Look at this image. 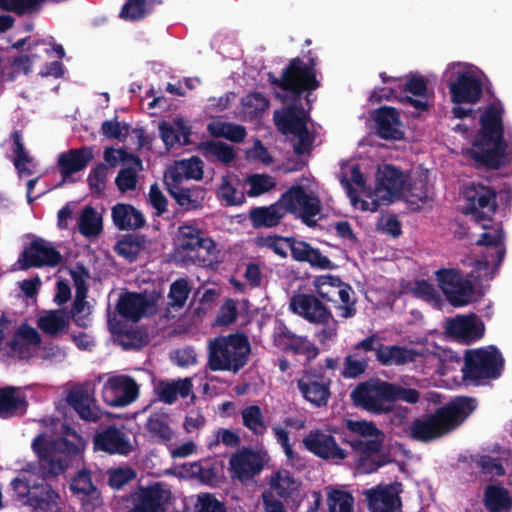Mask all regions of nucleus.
I'll return each instance as SVG.
<instances>
[{"label":"nucleus","mask_w":512,"mask_h":512,"mask_svg":"<svg viewBox=\"0 0 512 512\" xmlns=\"http://www.w3.org/2000/svg\"><path fill=\"white\" fill-rule=\"evenodd\" d=\"M203 168L202 160L197 157L177 161L167 169L165 183L167 186H170L171 184H177L188 179L199 181L203 178Z\"/></svg>","instance_id":"25"},{"label":"nucleus","mask_w":512,"mask_h":512,"mask_svg":"<svg viewBox=\"0 0 512 512\" xmlns=\"http://www.w3.org/2000/svg\"><path fill=\"white\" fill-rule=\"evenodd\" d=\"M94 445L97 450L109 453L127 454L131 450L124 434L115 428H109L95 436Z\"/></svg>","instance_id":"34"},{"label":"nucleus","mask_w":512,"mask_h":512,"mask_svg":"<svg viewBox=\"0 0 512 512\" xmlns=\"http://www.w3.org/2000/svg\"><path fill=\"white\" fill-rule=\"evenodd\" d=\"M61 255L51 244L43 240H37L27 247L19 259L21 268L49 265L55 266L61 262Z\"/></svg>","instance_id":"23"},{"label":"nucleus","mask_w":512,"mask_h":512,"mask_svg":"<svg viewBox=\"0 0 512 512\" xmlns=\"http://www.w3.org/2000/svg\"><path fill=\"white\" fill-rule=\"evenodd\" d=\"M104 159L111 167L128 163L137 168H141V161L137 157L127 154L122 149L107 148L104 151Z\"/></svg>","instance_id":"59"},{"label":"nucleus","mask_w":512,"mask_h":512,"mask_svg":"<svg viewBox=\"0 0 512 512\" xmlns=\"http://www.w3.org/2000/svg\"><path fill=\"white\" fill-rule=\"evenodd\" d=\"M285 195L277 203L268 207H257L249 212L253 227H274L288 213V203Z\"/></svg>","instance_id":"26"},{"label":"nucleus","mask_w":512,"mask_h":512,"mask_svg":"<svg viewBox=\"0 0 512 512\" xmlns=\"http://www.w3.org/2000/svg\"><path fill=\"white\" fill-rule=\"evenodd\" d=\"M368 360V357L361 356L360 353L357 352L348 354L344 359L342 376L344 378L353 379L364 374L368 368Z\"/></svg>","instance_id":"55"},{"label":"nucleus","mask_w":512,"mask_h":512,"mask_svg":"<svg viewBox=\"0 0 512 512\" xmlns=\"http://www.w3.org/2000/svg\"><path fill=\"white\" fill-rule=\"evenodd\" d=\"M86 446V441L75 431L68 429L63 439L52 442L45 435H39L32 443L34 451L40 458L42 476L36 469H24L12 481V486L19 497H27L28 504L36 512H59V495L44 484L43 476L59 475L66 468L62 453L79 454Z\"/></svg>","instance_id":"1"},{"label":"nucleus","mask_w":512,"mask_h":512,"mask_svg":"<svg viewBox=\"0 0 512 512\" xmlns=\"http://www.w3.org/2000/svg\"><path fill=\"white\" fill-rule=\"evenodd\" d=\"M351 294H353L352 287L341 280L337 289L336 298L338 297L342 302V305L338 308L343 318H350L356 314L355 300H351Z\"/></svg>","instance_id":"57"},{"label":"nucleus","mask_w":512,"mask_h":512,"mask_svg":"<svg viewBox=\"0 0 512 512\" xmlns=\"http://www.w3.org/2000/svg\"><path fill=\"white\" fill-rule=\"evenodd\" d=\"M403 491L401 482L377 485L363 492L370 512H401Z\"/></svg>","instance_id":"14"},{"label":"nucleus","mask_w":512,"mask_h":512,"mask_svg":"<svg viewBox=\"0 0 512 512\" xmlns=\"http://www.w3.org/2000/svg\"><path fill=\"white\" fill-rule=\"evenodd\" d=\"M249 186L247 191L251 197H257L271 191L276 186V180L268 174H252L246 178Z\"/></svg>","instance_id":"54"},{"label":"nucleus","mask_w":512,"mask_h":512,"mask_svg":"<svg viewBox=\"0 0 512 512\" xmlns=\"http://www.w3.org/2000/svg\"><path fill=\"white\" fill-rule=\"evenodd\" d=\"M321 202L311 190V178L305 175L293 179L290 185V214L306 225L315 224L313 218L320 212Z\"/></svg>","instance_id":"11"},{"label":"nucleus","mask_w":512,"mask_h":512,"mask_svg":"<svg viewBox=\"0 0 512 512\" xmlns=\"http://www.w3.org/2000/svg\"><path fill=\"white\" fill-rule=\"evenodd\" d=\"M172 501L173 495L167 485L155 483L140 487L134 492V508L130 512H164L165 506Z\"/></svg>","instance_id":"16"},{"label":"nucleus","mask_w":512,"mask_h":512,"mask_svg":"<svg viewBox=\"0 0 512 512\" xmlns=\"http://www.w3.org/2000/svg\"><path fill=\"white\" fill-rule=\"evenodd\" d=\"M406 176L393 165H385L377 172V191H385L390 196H397L405 191Z\"/></svg>","instance_id":"29"},{"label":"nucleus","mask_w":512,"mask_h":512,"mask_svg":"<svg viewBox=\"0 0 512 512\" xmlns=\"http://www.w3.org/2000/svg\"><path fill=\"white\" fill-rule=\"evenodd\" d=\"M413 294L428 303L438 304L441 301V296L434 285L424 279L416 281Z\"/></svg>","instance_id":"64"},{"label":"nucleus","mask_w":512,"mask_h":512,"mask_svg":"<svg viewBox=\"0 0 512 512\" xmlns=\"http://www.w3.org/2000/svg\"><path fill=\"white\" fill-rule=\"evenodd\" d=\"M219 254L220 250L215 241L205 236L188 261L203 267L213 266L219 262Z\"/></svg>","instance_id":"40"},{"label":"nucleus","mask_w":512,"mask_h":512,"mask_svg":"<svg viewBox=\"0 0 512 512\" xmlns=\"http://www.w3.org/2000/svg\"><path fill=\"white\" fill-rule=\"evenodd\" d=\"M130 132V126L125 122H120L117 119L107 120L102 123L101 133L112 139L124 140Z\"/></svg>","instance_id":"63"},{"label":"nucleus","mask_w":512,"mask_h":512,"mask_svg":"<svg viewBox=\"0 0 512 512\" xmlns=\"http://www.w3.org/2000/svg\"><path fill=\"white\" fill-rule=\"evenodd\" d=\"M290 351L301 354L307 360L314 359L318 355V349L305 337H298L290 333Z\"/></svg>","instance_id":"62"},{"label":"nucleus","mask_w":512,"mask_h":512,"mask_svg":"<svg viewBox=\"0 0 512 512\" xmlns=\"http://www.w3.org/2000/svg\"><path fill=\"white\" fill-rule=\"evenodd\" d=\"M167 187L176 202L187 210L197 209L204 202L205 191L201 187L178 188L176 184Z\"/></svg>","instance_id":"39"},{"label":"nucleus","mask_w":512,"mask_h":512,"mask_svg":"<svg viewBox=\"0 0 512 512\" xmlns=\"http://www.w3.org/2000/svg\"><path fill=\"white\" fill-rule=\"evenodd\" d=\"M475 408V399L457 397L434 412L415 418L408 426V435L421 443L435 441L458 428Z\"/></svg>","instance_id":"3"},{"label":"nucleus","mask_w":512,"mask_h":512,"mask_svg":"<svg viewBox=\"0 0 512 512\" xmlns=\"http://www.w3.org/2000/svg\"><path fill=\"white\" fill-rule=\"evenodd\" d=\"M139 386L127 375L109 377L103 385V400L113 407H125L136 401Z\"/></svg>","instance_id":"15"},{"label":"nucleus","mask_w":512,"mask_h":512,"mask_svg":"<svg viewBox=\"0 0 512 512\" xmlns=\"http://www.w3.org/2000/svg\"><path fill=\"white\" fill-rule=\"evenodd\" d=\"M159 131L164 144L168 148L176 144L186 145L189 143L191 129L183 117L177 116L171 122H161Z\"/></svg>","instance_id":"27"},{"label":"nucleus","mask_w":512,"mask_h":512,"mask_svg":"<svg viewBox=\"0 0 512 512\" xmlns=\"http://www.w3.org/2000/svg\"><path fill=\"white\" fill-rule=\"evenodd\" d=\"M288 479L285 475L276 473L271 480V492L264 493L263 499L267 512H285L284 506L277 500L273 499L272 493H276L280 497H286V486Z\"/></svg>","instance_id":"45"},{"label":"nucleus","mask_w":512,"mask_h":512,"mask_svg":"<svg viewBox=\"0 0 512 512\" xmlns=\"http://www.w3.org/2000/svg\"><path fill=\"white\" fill-rule=\"evenodd\" d=\"M303 58L295 57L290 60V106L313 107L312 94L320 87L317 79V59L308 50Z\"/></svg>","instance_id":"5"},{"label":"nucleus","mask_w":512,"mask_h":512,"mask_svg":"<svg viewBox=\"0 0 512 512\" xmlns=\"http://www.w3.org/2000/svg\"><path fill=\"white\" fill-rule=\"evenodd\" d=\"M435 278L446 300L452 306L463 307L472 301L475 287L459 270L442 268L435 272Z\"/></svg>","instance_id":"13"},{"label":"nucleus","mask_w":512,"mask_h":512,"mask_svg":"<svg viewBox=\"0 0 512 512\" xmlns=\"http://www.w3.org/2000/svg\"><path fill=\"white\" fill-rule=\"evenodd\" d=\"M374 122L375 134L387 141H402L405 138L404 125L398 109L381 106L370 115Z\"/></svg>","instance_id":"17"},{"label":"nucleus","mask_w":512,"mask_h":512,"mask_svg":"<svg viewBox=\"0 0 512 512\" xmlns=\"http://www.w3.org/2000/svg\"><path fill=\"white\" fill-rule=\"evenodd\" d=\"M192 384L188 378L159 381L155 385L158 399L166 404H172L180 397H187L191 392Z\"/></svg>","instance_id":"37"},{"label":"nucleus","mask_w":512,"mask_h":512,"mask_svg":"<svg viewBox=\"0 0 512 512\" xmlns=\"http://www.w3.org/2000/svg\"><path fill=\"white\" fill-rule=\"evenodd\" d=\"M504 362L501 352L495 346L467 350L461 369L462 379L474 385L498 379L502 375Z\"/></svg>","instance_id":"6"},{"label":"nucleus","mask_w":512,"mask_h":512,"mask_svg":"<svg viewBox=\"0 0 512 512\" xmlns=\"http://www.w3.org/2000/svg\"><path fill=\"white\" fill-rule=\"evenodd\" d=\"M204 237L205 234L193 225L185 224L180 226L176 238L179 256L184 261H188Z\"/></svg>","instance_id":"33"},{"label":"nucleus","mask_w":512,"mask_h":512,"mask_svg":"<svg viewBox=\"0 0 512 512\" xmlns=\"http://www.w3.org/2000/svg\"><path fill=\"white\" fill-rule=\"evenodd\" d=\"M158 296L147 293H126L122 295L117 304L120 315L131 321H138L141 317L156 311Z\"/></svg>","instance_id":"21"},{"label":"nucleus","mask_w":512,"mask_h":512,"mask_svg":"<svg viewBox=\"0 0 512 512\" xmlns=\"http://www.w3.org/2000/svg\"><path fill=\"white\" fill-rule=\"evenodd\" d=\"M290 310L312 324L325 326L320 336L330 340L337 335V321L331 311L313 294H297L290 298Z\"/></svg>","instance_id":"9"},{"label":"nucleus","mask_w":512,"mask_h":512,"mask_svg":"<svg viewBox=\"0 0 512 512\" xmlns=\"http://www.w3.org/2000/svg\"><path fill=\"white\" fill-rule=\"evenodd\" d=\"M80 232L87 236H96L102 228L101 216L91 207H86L80 216L79 222Z\"/></svg>","instance_id":"52"},{"label":"nucleus","mask_w":512,"mask_h":512,"mask_svg":"<svg viewBox=\"0 0 512 512\" xmlns=\"http://www.w3.org/2000/svg\"><path fill=\"white\" fill-rule=\"evenodd\" d=\"M191 288L186 279H178L171 284L169 291V305L174 308H182L190 294Z\"/></svg>","instance_id":"56"},{"label":"nucleus","mask_w":512,"mask_h":512,"mask_svg":"<svg viewBox=\"0 0 512 512\" xmlns=\"http://www.w3.org/2000/svg\"><path fill=\"white\" fill-rule=\"evenodd\" d=\"M242 421L244 426L254 431L255 433H262L265 430L263 415L260 407L252 405L246 407L241 412Z\"/></svg>","instance_id":"58"},{"label":"nucleus","mask_w":512,"mask_h":512,"mask_svg":"<svg viewBox=\"0 0 512 512\" xmlns=\"http://www.w3.org/2000/svg\"><path fill=\"white\" fill-rule=\"evenodd\" d=\"M463 195L466 201L465 213L470 214L482 228L488 229L498 208L495 189L482 183L472 182L465 187Z\"/></svg>","instance_id":"10"},{"label":"nucleus","mask_w":512,"mask_h":512,"mask_svg":"<svg viewBox=\"0 0 512 512\" xmlns=\"http://www.w3.org/2000/svg\"><path fill=\"white\" fill-rule=\"evenodd\" d=\"M353 503L354 499L349 492L332 489L327 496L326 512H353Z\"/></svg>","instance_id":"51"},{"label":"nucleus","mask_w":512,"mask_h":512,"mask_svg":"<svg viewBox=\"0 0 512 512\" xmlns=\"http://www.w3.org/2000/svg\"><path fill=\"white\" fill-rule=\"evenodd\" d=\"M40 344V335L33 327L22 325L16 331L11 350L20 358L29 357Z\"/></svg>","instance_id":"32"},{"label":"nucleus","mask_w":512,"mask_h":512,"mask_svg":"<svg viewBox=\"0 0 512 512\" xmlns=\"http://www.w3.org/2000/svg\"><path fill=\"white\" fill-rule=\"evenodd\" d=\"M194 510L196 512H226V507L213 494L201 493L196 497Z\"/></svg>","instance_id":"60"},{"label":"nucleus","mask_w":512,"mask_h":512,"mask_svg":"<svg viewBox=\"0 0 512 512\" xmlns=\"http://www.w3.org/2000/svg\"><path fill=\"white\" fill-rule=\"evenodd\" d=\"M265 461V454L243 449L232 455L229 460L231 477L242 483L248 482L261 472Z\"/></svg>","instance_id":"19"},{"label":"nucleus","mask_w":512,"mask_h":512,"mask_svg":"<svg viewBox=\"0 0 512 512\" xmlns=\"http://www.w3.org/2000/svg\"><path fill=\"white\" fill-rule=\"evenodd\" d=\"M34 50L35 51L33 53L29 55L20 56L16 60V64L19 67H22L24 71H28V66L26 64L31 62L34 58L52 59L53 55H55L56 58L61 59L65 56V52L62 46H53L52 44L46 41H40L36 43Z\"/></svg>","instance_id":"43"},{"label":"nucleus","mask_w":512,"mask_h":512,"mask_svg":"<svg viewBox=\"0 0 512 512\" xmlns=\"http://www.w3.org/2000/svg\"><path fill=\"white\" fill-rule=\"evenodd\" d=\"M14 164L21 176L30 175L34 172L35 164L33 159L24 150L21 137L18 132L13 133Z\"/></svg>","instance_id":"47"},{"label":"nucleus","mask_w":512,"mask_h":512,"mask_svg":"<svg viewBox=\"0 0 512 512\" xmlns=\"http://www.w3.org/2000/svg\"><path fill=\"white\" fill-rule=\"evenodd\" d=\"M249 352L248 340L241 334L217 337L209 343V367L237 372L246 364Z\"/></svg>","instance_id":"7"},{"label":"nucleus","mask_w":512,"mask_h":512,"mask_svg":"<svg viewBox=\"0 0 512 512\" xmlns=\"http://www.w3.org/2000/svg\"><path fill=\"white\" fill-rule=\"evenodd\" d=\"M45 0H0V9L16 14L30 13Z\"/></svg>","instance_id":"61"},{"label":"nucleus","mask_w":512,"mask_h":512,"mask_svg":"<svg viewBox=\"0 0 512 512\" xmlns=\"http://www.w3.org/2000/svg\"><path fill=\"white\" fill-rule=\"evenodd\" d=\"M304 447L319 458L343 460L347 453L339 447L335 438L319 429L311 430L302 440Z\"/></svg>","instance_id":"22"},{"label":"nucleus","mask_w":512,"mask_h":512,"mask_svg":"<svg viewBox=\"0 0 512 512\" xmlns=\"http://www.w3.org/2000/svg\"><path fill=\"white\" fill-rule=\"evenodd\" d=\"M341 279L338 276L323 275L315 279L316 293L328 302H336V293Z\"/></svg>","instance_id":"50"},{"label":"nucleus","mask_w":512,"mask_h":512,"mask_svg":"<svg viewBox=\"0 0 512 512\" xmlns=\"http://www.w3.org/2000/svg\"><path fill=\"white\" fill-rule=\"evenodd\" d=\"M405 191L407 202L416 205V209L421 208L430 199V189L428 180L424 177H418L406 184Z\"/></svg>","instance_id":"44"},{"label":"nucleus","mask_w":512,"mask_h":512,"mask_svg":"<svg viewBox=\"0 0 512 512\" xmlns=\"http://www.w3.org/2000/svg\"><path fill=\"white\" fill-rule=\"evenodd\" d=\"M476 244L478 246H492L496 248V264L499 266L505 257L504 231L501 226L492 232H484L480 235Z\"/></svg>","instance_id":"49"},{"label":"nucleus","mask_w":512,"mask_h":512,"mask_svg":"<svg viewBox=\"0 0 512 512\" xmlns=\"http://www.w3.org/2000/svg\"><path fill=\"white\" fill-rule=\"evenodd\" d=\"M313 107L290 106V173L308 166L314 150L316 132L308 128Z\"/></svg>","instance_id":"4"},{"label":"nucleus","mask_w":512,"mask_h":512,"mask_svg":"<svg viewBox=\"0 0 512 512\" xmlns=\"http://www.w3.org/2000/svg\"><path fill=\"white\" fill-rule=\"evenodd\" d=\"M344 427L349 433L344 441L350 445L352 451L381 452L385 434L374 422L346 419Z\"/></svg>","instance_id":"12"},{"label":"nucleus","mask_w":512,"mask_h":512,"mask_svg":"<svg viewBox=\"0 0 512 512\" xmlns=\"http://www.w3.org/2000/svg\"><path fill=\"white\" fill-rule=\"evenodd\" d=\"M330 380L322 375H305L297 381L302 396L316 407L326 406L330 398Z\"/></svg>","instance_id":"24"},{"label":"nucleus","mask_w":512,"mask_h":512,"mask_svg":"<svg viewBox=\"0 0 512 512\" xmlns=\"http://www.w3.org/2000/svg\"><path fill=\"white\" fill-rule=\"evenodd\" d=\"M114 224L120 230H135L141 228L145 219L140 211L129 204L119 203L111 211Z\"/></svg>","instance_id":"36"},{"label":"nucleus","mask_w":512,"mask_h":512,"mask_svg":"<svg viewBox=\"0 0 512 512\" xmlns=\"http://www.w3.org/2000/svg\"><path fill=\"white\" fill-rule=\"evenodd\" d=\"M350 398L356 407L371 414H388L393 410L389 382L379 378L358 383L351 391Z\"/></svg>","instance_id":"8"},{"label":"nucleus","mask_w":512,"mask_h":512,"mask_svg":"<svg viewBox=\"0 0 512 512\" xmlns=\"http://www.w3.org/2000/svg\"><path fill=\"white\" fill-rule=\"evenodd\" d=\"M445 329L449 336L465 344L480 340L485 333L484 322L473 313L448 319Z\"/></svg>","instance_id":"20"},{"label":"nucleus","mask_w":512,"mask_h":512,"mask_svg":"<svg viewBox=\"0 0 512 512\" xmlns=\"http://www.w3.org/2000/svg\"><path fill=\"white\" fill-rule=\"evenodd\" d=\"M358 455L356 460V470L361 474H371L384 466L387 461L379 457L380 452H362L353 451Z\"/></svg>","instance_id":"53"},{"label":"nucleus","mask_w":512,"mask_h":512,"mask_svg":"<svg viewBox=\"0 0 512 512\" xmlns=\"http://www.w3.org/2000/svg\"><path fill=\"white\" fill-rule=\"evenodd\" d=\"M402 90L417 97L406 96L405 103L410 104L419 111H426L428 109L429 91L427 81L423 76L412 75L408 77Z\"/></svg>","instance_id":"35"},{"label":"nucleus","mask_w":512,"mask_h":512,"mask_svg":"<svg viewBox=\"0 0 512 512\" xmlns=\"http://www.w3.org/2000/svg\"><path fill=\"white\" fill-rule=\"evenodd\" d=\"M208 131L213 136L224 137L233 142H241L246 136V130L243 126L220 120H215L209 123Z\"/></svg>","instance_id":"46"},{"label":"nucleus","mask_w":512,"mask_h":512,"mask_svg":"<svg viewBox=\"0 0 512 512\" xmlns=\"http://www.w3.org/2000/svg\"><path fill=\"white\" fill-rule=\"evenodd\" d=\"M26 401L19 389L8 387L0 390V416H10L24 410Z\"/></svg>","instance_id":"42"},{"label":"nucleus","mask_w":512,"mask_h":512,"mask_svg":"<svg viewBox=\"0 0 512 512\" xmlns=\"http://www.w3.org/2000/svg\"><path fill=\"white\" fill-rule=\"evenodd\" d=\"M37 326L45 334L57 337L67 333L70 316L64 310L45 311L38 317Z\"/></svg>","instance_id":"31"},{"label":"nucleus","mask_w":512,"mask_h":512,"mask_svg":"<svg viewBox=\"0 0 512 512\" xmlns=\"http://www.w3.org/2000/svg\"><path fill=\"white\" fill-rule=\"evenodd\" d=\"M93 158L90 148L70 150L59 156L58 163L63 174H72L82 170Z\"/></svg>","instance_id":"38"},{"label":"nucleus","mask_w":512,"mask_h":512,"mask_svg":"<svg viewBox=\"0 0 512 512\" xmlns=\"http://www.w3.org/2000/svg\"><path fill=\"white\" fill-rule=\"evenodd\" d=\"M67 401L82 419L96 421L99 418L94 399L88 387L77 386L72 388L67 396Z\"/></svg>","instance_id":"28"},{"label":"nucleus","mask_w":512,"mask_h":512,"mask_svg":"<svg viewBox=\"0 0 512 512\" xmlns=\"http://www.w3.org/2000/svg\"><path fill=\"white\" fill-rule=\"evenodd\" d=\"M484 503L490 512L508 511L512 506L508 491L497 485H489L486 487Z\"/></svg>","instance_id":"41"},{"label":"nucleus","mask_w":512,"mask_h":512,"mask_svg":"<svg viewBox=\"0 0 512 512\" xmlns=\"http://www.w3.org/2000/svg\"><path fill=\"white\" fill-rule=\"evenodd\" d=\"M201 150L205 156L215 158L224 164H230L235 159L233 147L223 142H206L202 144Z\"/></svg>","instance_id":"48"},{"label":"nucleus","mask_w":512,"mask_h":512,"mask_svg":"<svg viewBox=\"0 0 512 512\" xmlns=\"http://www.w3.org/2000/svg\"><path fill=\"white\" fill-rule=\"evenodd\" d=\"M505 109L499 99L490 102L479 116L480 128L468 151L478 167L497 170L510 161L505 140L503 116Z\"/></svg>","instance_id":"2"},{"label":"nucleus","mask_w":512,"mask_h":512,"mask_svg":"<svg viewBox=\"0 0 512 512\" xmlns=\"http://www.w3.org/2000/svg\"><path fill=\"white\" fill-rule=\"evenodd\" d=\"M451 101L454 104H476L482 97L481 80L468 71H460L454 81L448 84Z\"/></svg>","instance_id":"18"},{"label":"nucleus","mask_w":512,"mask_h":512,"mask_svg":"<svg viewBox=\"0 0 512 512\" xmlns=\"http://www.w3.org/2000/svg\"><path fill=\"white\" fill-rule=\"evenodd\" d=\"M422 356L418 350L399 345H383L378 350V362L383 366H402L411 362H415L418 357Z\"/></svg>","instance_id":"30"}]
</instances>
